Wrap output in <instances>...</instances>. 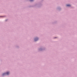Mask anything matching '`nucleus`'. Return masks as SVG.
Wrapping results in <instances>:
<instances>
[{"label": "nucleus", "mask_w": 77, "mask_h": 77, "mask_svg": "<svg viewBox=\"0 0 77 77\" xmlns=\"http://www.w3.org/2000/svg\"><path fill=\"white\" fill-rule=\"evenodd\" d=\"M6 74H7V75H9V72H7L6 73H4L2 74V75L3 76L4 75H6Z\"/></svg>", "instance_id": "1"}, {"label": "nucleus", "mask_w": 77, "mask_h": 77, "mask_svg": "<svg viewBox=\"0 0 77 77\" xmlns=\"http://www.w3.org/2000/svg\"><path fill=\"white\" fill-rule=\"evenodd\" d=\"M38 38H36L35 39V41H38Z\"/></svg>", "instance_id": "2"}, {"label": "nucleus", "mask_w": 77, "mask_h": 77, "mask_svg": "<svg viewBox=\"0 0 77 77\" xmlns=\"http://www.w3.org/2000/svg\"><path fill=\"white\" fill-rule=\"evenodd\" d=\"M30 1H31V2H32V1H33V0H30Z\"/></svg>", "instance_id": "4"}, {"label": "nucleus", "mask_w": 77, "mask_h": 77, "mask_svg": "<svg viewBox=\"0 0 77 77\" xmlns=\"http://www.w3.org/2000/svg\"><path fill=\"white\" fill-rule=\"evenodd\" d=\"M66 6H69V7L71 6V5H67Z\"/></svg>", "instance_id": "3"}]
</instances>
